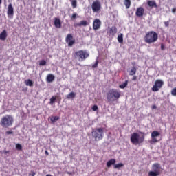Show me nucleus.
<instances>
[{"label": "nucleus", "instance_id": "1", "mask_svg": "<svg viewBox=\"0 0 176 176\" xmlns=\"http://www.w3.org/2000/svg\"><path fill=\"white\" fill-rule=\"evenodd\" d=\"M14 122V119L13 118V116L6 115L1 118L0 120V126H1L3 129H8V127H12V126H13Z\"/></svg>", "mask_w": 176, "mask_h": 176}, {"label": "nucleus", "instance_id": "2", "mask_svg": "<svg viewBox=\"0 0 176 176\" xmlns=\"http://www.w3.org/2000/svg\"><path fill=\"white\" fill-rule=\"evenodd\" d=\"M144 39L146 43L151 45V43H155V42L157 41V39H159V34L155 31H149L146 34Z\"/></svg>", "mask_w": 176, "mask_h": 176}, {"label": "nucleus", "instance_id": "3", "mask_svg": "<svg viewBox=\"0 0 176 176\" xmlns=\"http://www.w3.org/2000/svg\"><path fill=\"white\" fill-rule=\"evenodd\" d=\"M143 134L142 136L140 137V134L138 133H133L131 135V142L133 145H140V144H142L145 141V135L144 133H141Z\"/></svg>", "mask_w": 176, "mask_h": 176}, {"label": "nucleus", "instance_id": "4", "mask_svg": "<svg viewBox=\"0 0 176 176\" xmlns=\"http://www.w3.org/2000/svg\"><path fill=\"white\" fill-rule=\"evenodd\" d=\"M107 96L108 102H111V101H116V100H119L120 98L121 93L118 91V89H112L107 92Z\"/></svg>", "mask_w": 176, "mask_h": 176}, {"label": "nucleus", "instance_id": "5", "mask_svg": "<svg viewBox=\"0 0 176 176\" xmlns=\"http://www.w3.org/2000/svg\"><path fill=\"white\" fill-rule=\"evenodd\" d=\"M152 170L151 171L148 172V176H159L162 174V171L163 169L159 163H155L152 165Z\"/></svg>", "mask_w": 176, "mask_h": 176}, {"label": "nucleus", "instance_id": "6", "mask_svg": "<svg viewBox=\"0 0 176 176\" xmlns=\"http://www.w3.org/2000/svg\"><path fill=\"white\" fill-rule=\"evenodd\" d=\"M92 137L95 141H101L104 138V128H97L91 132Z\"/></svg>", "mask_w": 176, "mask_h": 176}, {"label": "nucleus", "instance_id": "7", "mask_svg": "<svg viewBox=\"0 0 176 176\" xmlns=\"http://www.w3.org/2000/svg\"><path fill=\"white\" fill-rule=\"evenodd\" d=\"M89 56V52L87 50H79L74 53V57L78 58V61H85Z\"/></svg>", "mask_w": 176, "mask_h": 176}, {"label": "nucleus", "instance_id": "8", "mask_svg": "<svg viewBox=\"0 0 176 176\" xmlns=\"http://www.w3.org/2000/svg\"><path fill=\"white\" fill-rule=\"evenodd\" d=\"M164 82L163 80L158 79L155 81V83L151 89L152 91H159L163 87Z\"/></svg>", "mask_w": 176, "mask_h": 176}, {"label": "nucleus", "instance_id": "9", "mask_svg": "<svg viewBox=\"0 0 176 176\" xmlns=\"http://www.w3.org/2000/svg\"><path fill=\"white\" fill-rule=\"evenodd\" d=\"M91 9L94 13H100L101 12V2L96 0L92 3Z\"/></svg>", "mask_w": 176, "mask_h": 176}, {"label": "nucleus", "instance_id": "10", "mask_svg": "<svg viewBox=\"0 0 176 176\" xmlns=\"http://www.w3.org/2000/svg\"><path fill=\"white\" fill-rule=\"evenodd\" d=\"M65 42L66 43H68V46L69 47H72V46H74L75 45V38H74V36H72V34H68L65 38Z\"/></svg>", "mask_w": 176, "mask_h": 176}, {"label": "nucleus", "instance_id": "11", "mask_svg": "<svg viewBox=\"0 0 176 176\" xmlns=\"http://www.w3.org/2000/svg\"><path fill=\"white\" fill-rule=\"evenodd\" d=\"M7 14L9 19H13V16L14 14V10L12 3H10L8 5Z\"/></svg>", "mask_w": 176, "mask_h": 176}, {"label": "nucleus", "instance_id": "12", "mask_svg": "<svg viewBox=\"0 0 176 176\" xmlns=\"http://www.w3.org/2000/svg\"><path fill=\"white\" fill-rule=\"evenodd\" d=\"M159 135H160V133L157 131H153L151 133V144H156V142H159L157 139H156V137H159Z\"/></svg>", "mask_w": 176, "mask_h": 176}, {"label": "nucleus", "instance_id": "13", "mask_svg": "<svg viewBox=\"0 0 176 176\" xmlns=\"http://www.w3.org/2000/svg\"><path fill=\"white\" fill-rule=\"evenodd\" d=\"M100 28H101V21L99 19H96L93 23V29L95 31H97V30H100Z\"/></svg>", "mask_w": 176, "mask_h": 176}, {"label": "nucleus", "instance_id": "14", "mask_svg": "<svg viewBox=\"0 0 176 176\" xmlns=\"http://www.w3.org/2000/svg\"><path fill=\"white\" fill-rule=\"evenodd\" d=\"M145 13V9L142 7H139L137 8L136 12H135V16L137 17H142Z\"/></svg>", "mask_w": 176, "mask_h": 176}, {"label": "nucleus", "instance_id": "15", "mask_svg": "<svg viewBox=\"0 0 176 176\" xmlns=\"http://www.w3.org/2000/svg\"><path fill=\"white\" fill-rule=\"evenodd\" d=\"M6 38H8V32H6V30H4L0 34V40L1 41H6Z\"/></svg>", "mask_w": 176, "mask_h": 176}, {"label": "nucleus", "instance_id": "16", "mask_svg": "<svg viewBox=\"0 0 176 176\" xmlns=\"http://www.w3.org/2000/svg\"><path fill=\"white\" fill-rule=\"evenodd\" d=\"M54 25L56 28H61V20H60L58 18H55Z\"/></svg>", "mask_w": 176, "mask_h": 176}, {"label": "nucleus", "instance_id": "17", "mask_svg": "<svg viewBox=\"0 0 176 176\" xmlns=\"http://www.w3.org/2000/svg\"><path fill=\"white\" fill-rule=\"evenodd\" d=\"M116 32H118V28H116V26H112L109 30L110 35H112V36H114Z\"/></svg>", "mask_w": 176, "mask_h": 176}, {"label": "nucleus", "instance_id": "18", "mask_svg": "<svg viewBox=\"0 0 176 176\" xmlns=\"http://www.w3.org/2000/svg\"><path fill=\"white\" fill-rule=\"evenodd\" d=\"M55 78L56 77L54 76V75L50 74L47 76L46 80L48 83H51V82H53V80H54Z\"/></svg>", "mask_w": 176, "mask_h": 176}, {"label": "nucleus", "instance_id": "19", "mask_svg": "<svg viewBox=\"0 0 176 176\" xmlns=\"http://www.w3.org/2000/svg\"><path fill=\"white\" fill-rule=\"evenodd\" d=\"M82 25L86 27L87 25V21H81L80 23L74 24V27H82Z\"/></svg>", "mask_w": 176, "mask_h": 176}, {"label": "nucleus", "instance_id": "20", "mask_svg": "<svg viewBox=\"0 0 176 176\" xmlns=\"http://www.w3.org/2000/svg\"><path fill=\"white\" fill-rule=\"evenodd\" d=\"M147 5H148V6L150 8H157V4H156V1H148L147 2Z\"/></svg>", "mask_w": 176, "mask_h": 176}, {"label": "nucleus", "instance_id": "21", "mask_svg": "<svg viewBox=\"0 0 176 176\" xmlns=\"http://www.w3.org/2000/svg\"><path fill=\"white\" fill-rule=\"evenodd\" d=\"M116 163V160L111 159L107 162V167L109 168Z\"/></svg>", "mask_w": 176, "mask_h": 176}, {"label": "nucleus", "instance_id": "22", "mask_svg": "<svg viewBox=\"0 0 176 176\" xmlns=\"http://www.w3.org/2000/svg\"><path fill=\"white\" fill-rule=\"evenodd\" d=\"M124 4L125 5V8L126 9H129L130 6H131V1H130V0H124Z\"/></svg>", "mask_w": 176, "mask_h": 176}, {"label": "nucleus", "instance_id": "23", "mask_svg": "<svg viewBox=\"0 0 176 176\" xmlns=\"http://www.w3.org/2000/svg\"><path fill=\"white\" fill-rule=\"evenodd\" d=\"M25 84L26 85V86H30V87L34 86V82H32V80H31L30 79L25 80Z\"/></svg>", "mask_w": 176, "mask_h": 176}, {"label": "nucleus", "instance_id": "24", "mask_svg": "<svg viewBox=\"0 0 176 176\" xmlns=\"http://www.w3.org/2000/svg\"><path fill=\"white\" fill-rule=\"evenodd\" d=\"M76 96V93H74V92H70L69 94L67 95L66 97H67V98L68 100H70V98H75Z\"/></svg>", "mask_w": 176, "mask_h": 176}, {"label": "nucleus", "instance_id": "25", "mask_svg": "<svg viewBox=\"0 0 176 176\" xmlns=\"http://www.w3.org/2000/svg\"><path fill=\"white\" fill-rule=\"evenodd\" d=\"M137 72V69L135 67H132L131 70L129 72V75L133 76V75H135Z\"/></svg>", "mask_w": 176, "mask_h": 176}, {"label": "nucleus", "instance_id": "26", "mask_svg": "<svg viewBox=\"0 0 176 176\" xmlns=\"http://www.w3.org/2000/svg\"><path fill=\"white\" fill-rule=\"evenodd\" d=\"M73 9H75L78 6V1L76 0H70Z\"/></svg>", "mask_w": 176, "mask_h": 176}, {"label": "nucleus", "instance_id": "27", "mask_svg": "<svg viewBox=\"0 0 176 176\" xmlns=\"http://www.w3.org/2000/svg\"><path fill=\"white\" fill-rule=\"evenodd\" d=\"M60 119V117L58 116H52L50 118L51 122H52V123H54V122H57V120H58Z\"/></svg>", "mask_w": 176, "mask_h": 176}, {"label": "nucleus", "instance_id": "28", "mask_svg": "<svg viewBox=\"0 0 176 176\" xmlns=\"http://www.w3.org/2000/svg\"><path fill=\"white\" fill-rule=\"evenodd\" d=\"M118 41L119 43H123V34H121L118 36Z\"/></svg>", "mask_w": 176, "mask_h": 176}, {"label": "nucleus", "instance_id": "29", "mask_svg": "<svg viewBox=\"0 0 176 176\" xmlns=\"http://www.w3.org/2000/svg\"><path fill=\"white\" fill-rule=\"evenodd\" d=\"M127 85H129V81L126 80L123 84L120 85L119 87H120V89H124V87H126V86H127Z\"/></svg>", "mask_w": 176, "mask_h": 176}, {"label": "nucleus", "instance_id": "30", "mask_svg": "<svg viewBox=\"0 0 176 176\" xmlns=\"http://www.w3.org/2000/svg\"><path fill=\"white\" fill-rule=\"evenodd\" d=\"M56 102V96H52L50 100V105H53Z\"/></svg>", "mask_w": 176, "mask_h": 176}, {"label": "nucleus", "instance_id": "31", "mask_svg": "<svg viewBox=\"0 0 176 176\" xmlns=\"http://www.w3.org/2000/svg\"><path fill=\"white\" fill-rule=\"evenodd\" d=\"M16 149H17V151H23V146H21L20 144H16Z\"/></svg>", "mask_w": 176, "mask_h": 176}, {"label": "nucleus", "instance_id": "32", "mask_svg": "<svg viewBox=\"0 0 176 176\" xmlns=\"http://www.w3.org/2000/svg\"><path fill=\"white\" fill-rule=\"evenodd\" d=\"M123 166H124L123 164L119 163L114 165V168H120V167H123Z\"/></svg>", "mask_w": 176, "mask_h": 176}, {"label": "nucleus", "instance_id": "33", "mask_svg": "<svg viewBox=\"0 0 176 176\" xmlns=\"http://www.w3.org/2000/svg\"><path fill=\"white\" fill-rule=\"evenodd\" d=\"M98 67V59H96L95 63L92 65V68H97Z\"/></svg>", "mask_w": 176, "mask_h": 176}, {"label": "nucleus", "instance_id": "34", "mask_svg": "<svg viewBox=\"0 0 176 176\" xmlns=\"http://www.w3.org/2000/svg\"><path fill=\"white\" fill-rule=\"evenodd\" d=\"M39 65H42V66L46 65V60H40L39 61Z\"/></svg>", "mask_w": 176, "mask_h": 176}, {"label": "nucleus", "instance_id": "35", "mask_svg": "<svg viewBox=\"0 0 176 176\" xmlns=\"http://www.w3.org/2000/svg\"><path fill=\"white\" fill-rule=\"evenodd\" d=\"M91 109H92V111H98V106H97V105L95 104V105H94V106L92 107Z\"/></svg>", "mask_w": 176, "mask_h": 176}, {"label": "nucleus", "instance_id": "36", "mask_svg": "<svg viewBox=\"0 0 176 176\" xmlns=\"http://www.w3.org/2000/svg\"><path fill=\"white\" fill-rule=\"evenodd\" d=\"M172 96H176V87L173 88L171 91Z\"/></svg>", "mask_w": 176, "mask_h": 176}, {"label": "nucleus", "instance_id": "37", "mask_svg": "<svg viewBox=\"0 0 176 176\" xmlns=\"http://www.w3.org/2000/svg\"><path fill=\"white\" fill-rule=\"evenodd\" d=\"M77 14L76 13H73L71 17V20H75L76 19Z\"/></svg>", "mask_w": 176, "mask_h": 176}, {"label": "nucleus", "instance_id": "38", "mask_svg": "<svg viewBox=\"0 0 176 176\" xmlns=\"http://www.w3.org/2000/svg\"><path fill=\"white\" fill-rule=\"evenodd\" d=\"M6 134L7 135H10V134H13V131H7L6 132Z\"/></svg>", "mask_w": 176, "mask_h": 176}, {"label": "nucleus", "instance_id": "39", "mask_svg": "<svg viewBox=\"0 0 176 176\" xmlns=\"http://www.w3.org/2000/svg\"><path fill=\"white\" fill-rule=\"evenodd\" d=\"M164 25H165V27H168V25H170V22H168V21H165V22H164Z\"/></svg>", "mask_w": 176, "mask_h": 176}, {"label": "nucleus", "instance_id": "40", "mask_svg": "<svg viewBox=\"0 0 176 176\" xmlns=\"http://www.w3.org/2000/svg\"><path fill=\"white\" fill-rule=\"evenodd\" d=\"M36 174V173L35 172L31 171V173H30L29 175H30V176H35Z\"/></svg>", "mask_w": 176, "mask_h": 176}, {"label": "nucleus", "instance_id": "41", "mask_svg": "<svg viewBox=\"0 0 176 176\" xmlns=\"http://www.w3.org/2000/svg\"><path fill=\"white\" fill-rule=\"evenodd\" d=\"M161 50H164V45L161 44Z\"/></svg>", "mask_w": 176, "mask_h": 176}, {"label": "nucleus", "instance_id": "42", "mask_svg": "<svg viewBox=\"0 0 176 176\" xmlns=\"http://www.w3.org/2000/svg\"><path fill=\"white\" fill-rule=\"evenodd\" d=\"M151 108H152V109H156V108H157V107H156V105L154 104L151 107Z\"/></svg>", "mask_w": 176, "mask_h": 176}, {"label": "nucleus", "instance_id": "43", "mask_svg": "<svg viewBox=\"0 0 176 176\" xmlns=\"http://www.w3.org/2000/svg\"><path fill=\"white\" fill-rule=\"evenodd\" d=\"M132 80H137V76H133L132 78Z\"/></svg>", "mask_w": 176, "mask_h": 176}, {"label": "nucleus", "instance_id": "44", "mask_svg": "<svg viewBox=\"0 0 176 176\" xmlns=\"http://www.w3.org/2000/svg\"><path fill=\"white\" fill-rule=\"evenodd\" d=\"M3 153H6V155L9 153V151H3Z\"/></svg>", "mask_w": 176, "mask_h": 176}, {"label": "nucleus", "instance_id": "45", "mask_svg": "<svg viewBox=\"0 0 176 176\" xmlns=\"http://www.w3.org/2000/svg\"><path fill=\"white\" fill-rule=\"evenodd\" d=\"M175 12H176V8H173V9L172 10V12H173V13H175Z\"/></svg>", "mask_w": 176, "mask_h": 176}, {"label": "nucleus", "instance_id": "46", "mask_svg": "<svg viewBox=\"0 0 176 176\" xmlns=\"http://www.w3.org/2000/svg\"><path fill=\"white\" fill-rule=\"evenodd\" d=\"M45 155L46 156H49V152H47V151H45Z\"/></svg>", "mask_w": 176, "mask_h": 176}, {"label": "nucleus", "instance_id": "47", "mask_svg": "<svg viewBox=\"0 0 176 176\" xmlns=\"http://www.w3.org/2000/svg\"><path fill=\"white\" fill-rule=\"evenodd\" d=\"M0 5H2V0H0Z\"/></svg>", "mask_w": 176, "mask_h": 176}]
</instances>
